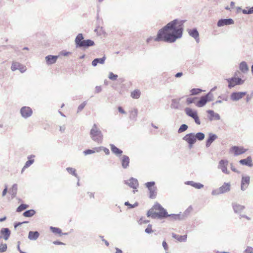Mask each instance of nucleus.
<instances>
[{"label": "nucleus", "instance_id": "1", "mask_svg": "<svg viewBox=\"0 0 253 253\" xmlns=\"http://www.w3.org/2000/svg\"><path fill=\"white\" fill-rule=\"evenodd\" d=\"M184 20L175 19L168 23L165 26L159 30L157 37L154 38L155 42H165L173 43L182 36L184 30Z\"/></svg>", "mask_w": 253, "mask_h": 253}, {"label": "nucleus", "instance_id": "2", "mask_svg": "<svg viewBox=\"0 0 253 253\" xmlns=\"http://www.w3.org/2000/svg\"><path fill=\"white\" fill-rule=\"evenodd\" d=\"M148 217L153 219H165L169 217L172 220H180L183 219L184 215L180 214H168L167 210L165 209L159 203L156 202L147 213Z\"/></svg>", "mask_w": 253, "mask_h": 253}, {"label": "nucleus", "instance_id": "3", "mask_svg": "<svg viewBox=\"0 0 253 253\" xmlns=\"http://www.w3.org/2000/svg\"><path fill=\"white\" fill-rule=\"evenodd\" d=\"M75 42L76 48H83L84 49L88 48L90 46H93L95 43L93 41L87 39L84 40L83 34H78L76 36Z\"/></svg>", "mask_w": 253, "mask_h": 253}, {"label": "nucleus", "instance_id": "4", "mask_svg": "<svg viewBox=\"0 0 253 253\" xmlns=\"http://www.w3.org/2000/svg\"><path fill=\"white\" fill-rule=\"evenodd\" d=\"M89 135L91 139L97 142L98 144H101L102 142L103 135L97 127V125L94 124L90 130Z\"/></svg>", "mask_w": 253, "mask_h": 253}, {"label": "nucleus", "instance_id": "5", "mask_svg": "<svg viewBox=\"0 0 253 253\" xmlns=\"http://www.w3.org/2000/svg\"><path fill=\"white\" fill-rule=\"evenodd\" d=\"M213 100V94L211 91H210L206 95L201 96L199 100L196 103V105L198 107H202L204 106L207 102L211 101Z\"/></svg>", "mask_w": 253, "mask_h": 253}, {"label": "nucleus", "instance_id": "6", "mask_svg": "<svg viewBox=\"0 0 253 253\" xmlns=\"http://www.w3.org/2000/svg\"><path fill=\"white\" fill-rule=\"evenodd\" d=\"M230 190V183L225 182L223 185L219 188L214 189L211 192V194L213 196H216L219 194L225 193Z\"/></svg>", "mask_w": 253, "mask_h": 253}, {"label": "nucleus", "instance_id": "7", "mask_svg": "<svg viewBox=\"0 0 253 253\" xmlns=\"http://www.w3.org/2000/svg\"><path fill=\"white\" fill-rule=\"evenodd\" d=\"M155 185L154 181L148 182L145 183V186L149 191V198L151 199L156 198L157 194V188Z\"/></svg>", "mask_w": 253, "mask_h": 253}, {"label": "nucleus", "instance_id": "8", "mask_svg": "<svg viewBox=\"0 0 253 253\" xmlns=\"http://www.w3.org/2000/svg\"><path fill=\"white\" fill-rule=\"evenodd\" d=\"M236 73L235 76L231 78L226 79L228 83V87L231 88L236 85H241L244 83L245 81L239 77H236Z\"/></svg>", "mask_w": 253, "mask_h": 253}, {"label": "nucleus", "instance_id": "9", "mask_svg": "<svg viewBox=\"0 0 253 253\" xmlns=\"http://www.w3.org/2000/svg\"><path fill=\"white\" fill-rule=\"evenodd\" d=\"M195 137V133H190L187 134L182 138V139L188 144V148L189 149H191L196 142Z\"/></svg>", "mask_w": 253, "mask_h": 253}, {"label": "nucleus", "instance_id": "10", "mask_svg": "<svg viewBox=\"0 0 253 253\" xmlns=\"http://www.w3.org/2000/svg\"><path fill=\"white\" fill-rule=\"evenodd\" d=\"M228 163L229 162L227 160L222 159L219 161L217 168L218 169H221L223 173L229 174L230 173V171L227 169Z\"/></svg>", "mask_w": 253, "mask_h": 253}, {"label": "nucleus", "instance_id": "11", "mask_svg": "<svg viewBox=\"0 0 253 253\" xmlns=\"http://www.w3.org/2000/svg\"><path fill=\"white\" fill-rule=\"evenodd\" d=\"M20 113L22 118L27 119L32 115L33 110L30 107L23 106L20 109Z\"/></svg>", "mask_w": 253, "mask_h": 253}, {"label": "nucleus", "instance_id": "12", "mask_svg": "<svg viewBox=\"0 0 253 253\" xmlns=\"http://www.w3.org/2000/svg\"><path fill=\"white\" fill-rule=\"evenodd\" d=\"M250 183V177L249 176H242L241 183V189L244 191Z\"/></svg>", "mask_w": 253, "mask_h": 253}, {"label": "nucleus", "instance_id": "13", "mask_svg": "<svg viewBox=\"0 0 253 253\" xmlns=\"http://www.w3.org/2000/svg\"><path fill=\"white\" fill-rule=\"evenodd\" d=\"M230 152L233 153L234 154V155L238 156L245 153L246 152L247 150L246 149H244L242 147L234 146L230 148Z\"/></svg>", "mask_w": 253, "mask_h": 253}, {"label": "nucleus", "instance_id": "14", "mask_svg": "<svg viewBox=\"0 0 253 253\" xmlns=\"http://www.w3.org/2000/svg\"><path fill=\"white\" fill-rule=\"evenodd\" d=\"M234 23V20L232 18L220 19L218 21L217 26L218 27H220L224 26L232 25Z\"/></svg>", "mask_w": 253, "mask_h": 253}, {"label": "nucleus", "instance_id": "15", "mask_svg": "<svg viewBox=\"0 0 253 253\" xmlns=\"http://www.w3.org/2000/svg\"><path fill=\"white\" fill-rule=\"evenodd\" d=\"M247 92H233L230 95L231 99L234 101H237L242 98L246 94Z\"/></svg>", "mask_w": 253, "mask_h": 253}, {"label": "nucleus", "instance_id": "16", "mask_svg": "<svg viewBox=\"0 0 253 253\" xmlns=\"http://www.w3.org/2000/svg\"><path fill=\"white\" fill-rule=\"evenodd\" d=\"M0 237L7 241L11 234V231L8 228H2L0 230Z\"/></svg>", "mask_w": 253, "mask_h": 253}, {"label": "nucleus", "instance_id": "17", "mask_svg": "<svg viewBox=\"0 0 253 253\" xmlns=\"http://www.w3.org/2000/svg\"><path fill=\"white\" fill-rule=\"evenodd\" d=\"M207 113L209 114L208 119L210 121L213 120H220V116L219 114L215 113L212 110H208L207 111Z\"/></svg>", "mask_w": 253, "mask_h": 253}, {"label": "nucleus", "instance_id": "18", "mask_svg": "<svg viewBox=\"0 0 253 253\" xmlns=\"http://www.w3.org/2000/svg\"><path fill=\"white\" fill-rule=\"evenodd\" d=\"M188 32L189 35L193 38L197 43L200 42L199 34L196 28H193L192 29H188Z\"/></svg>", "mask_w": 253, "mask_h": 253}, {"label": "nucleus", "instance_id": "19", "mask_svg": "<svg viewBox=\"0 0 253 253\" xmlns=\"http://www.w3.org/2000/svg\"><path fill=\"white\" fill-rule=\"evenodd\" d=\"M217 138V136L215 134L210 133L209 137L206 142V146L207 148L209 147L211 143Z\"/></svg>", "mask_w": 253, "mask_h": 253}, {"label": "nucleus", "instance_id": "20", "mask_svg": "<svg viewBox=\"0 0 253 253\" xmlns=\"http://www.w3.org/2000/svg\"><path fill=\"white\" fill-rule=\"evenodd\" d=\"M121 165L123 169H126L129 167L130 160L128 156L123 155L121 159Z\"/></svg>", "mask_w": 253, "mask_h": 253}, {"label": "nucleus", "instance_id": "21", "mask_svg": "<svg viewBox=\"0 0 253 253\" xmlns=\"http://www.w3.org/2000/svg\"><path fill=\"white\" fill-rule=\"evenodd\" d=\"M126 184H127L129 187L133 189H136L138 186V181L137 179L131 177L129 179V182L125 181Z\"/></svg>", "mask_w": 253, "mask_h": 253}, {"label": "nucleus", "instance_id": "22", "mask_svg": "<svg viewBox=\"0 0 253 253\" xmlns=\"http://www.w3.org/2000/svg\"><path fill=\"white\" fill-rule=\"evenodd\" d=\"M232 206L234 212L237 214L241 213L245 208V206L236 203H232Z\"/></svg>", "mask_w": 253, "mask_h": 253}, {"label": "nucleus", "instance_id": "23", "mask_svg": "<svg viewBox=\"0 0 253 253\" xmlns=\"http://www.w3.org/2000/svg\"><path fill=\"white\" fill-rule=\"evenodd\" d=\"M58 56L49 55L45 57V59L47 65H52L56 63Z\"/></svg>", "mask_w": 253, "mask_h": 253}, {"label": "nucleus", "instance_id": "24", "mask_svg": "<svg viewBox=\"0 0 253 253\" xmlns=\"http://www.w3.org/2000/svg\"><path fill=\"white\" fill-rule=\"evenodd\" d=\"M240 164L248 166L249 167H252L253 164L252 163V160L251 156L248 157L246 159H241L239 161Z\"/></svg>", "mask_w": 253, "mask_h": 253}, {"label": "nucleus", "instance_id": "25", "mask_svg": "<svg viewBox=\"0 0 253 253\" xmlns=\"http://www.w3.org/2000/svg\"><path fill=\"white\" fill-rule=\"evenodd\" d=\"M110 149L113 154H114L117 157L121 156L123 153V151L113 144H110Z\"/></svg>", "mask_w": 253, "mask_h": 253}, {"label": "nucleus", "instance_id": "26", "mask_svg": "<svg viewBox=\"0 0 253 253\" xmlns=\"http://www.w3.org/2000/svg\"><path fill=\"white\" fill-rule=\"evenodd\" d=\"M106 58L105 56H103L101 58H96L93 60L91 64L93 66L95 67L97 65L98 63L103 64L105 62Z\"/></svg>", "mask_w": 253, "mask_h": 253}, {"label": "nucleus", "instance_id": "27", "mask_svg": "<svg viewBox=\"0 0 253 253\" xmlns=\"http://www.w3.org/2000/svg\"><path fill=\"white\" fill-rule=\"evenodd\" d=\"M186 185H190L194 188L200 189L204 187V185L200 183L195 182L193 181H187L185 182Z\"/></svg>", "mask_w": 253, "mask_h": 253}, {"label": "nucleus", "instance_id": "28", "mask_svg": "<svg viewBox=\"0 0 253 253\" xmlns=\"http://www.w3.org/2000/svg\"><path fill=\"white\" fill-rule=\"evenodd\" d=\"M239 69L243 73H246L249 70V66L245 61H242L239 64Z\"/></svg>", "mask_w": 253, "mask_h": 253}, {"label": "nucleus", "instance_id": "29", "mask_svg": "<svg viewBox=\"0 0 253 253\" xmlns=\"http://www.w3.org/2000/svg\"><path fill=\"white\" fill-rule=\"evenodd\" d=\"M185 112L188 116L192 118H194L195 116L198 115L196 111L188 107H187L185 109Z\"/></svg>", "mask_w": 253, "mask_h": 253}, {"label": "nucleus", "instance_id": "30", "mask_svg": "<svg viewBox=\"0 0 253 253\" xmlns=\"http://www.w3.org/2000/svg\"><path fill=\"white\" fill-rule=\"evenodd\" d=\"M34 155H30L28 157V160L26 162L24 166L23 167L22 169V172H23L24 169H27L28 167H29L31 165H32L34 162V159H31V158H34Z\"/></svg>", "mask_w": 253, "mask_h": 253}, {"label": "nucleus", "instance_id": "31", "mask_svg": "<svg viewBox=\"0 0 253 253\" xmlns=\"http://www.w3.org/2000/svg\"><path fill=\"white\" fill-rule=\"evenodd\" d=\"M172 237L175 239H176L179 242H185L187 239V235H177L174 233H172Z\"/></svg>", "mask_w": 253, "mask_h": 253}, {"label": "nucleus", "instance_id": "32", "mask_svg": "<svg viewBox=\"0 0 253 253\" xmlns=\"http://www.w3.org/2000/svg\"><path fill=\"white\" fill-rule=\"evenodd\" d=\"M40 234L38 231H30L28 238L31 240H36L39 237Z\"/></svg>", "mask_w": 253, "mask_h": 253}, {"label": "nucleus", "instance_id": "33", "mask_svg": "<svg viewBox=\"0 0 253 253\" xmlns=\"http://www.w3.org/2000/svg\"><path fill=\"white\" fill-rule=\"evenodd\" d=\"M17 191V185L14 184L11 189H10L9 192L11 195L12 198H14L16 197Z\"/></svg>", "mask_w": 253, "mask_h": 253}, {"label": "nucleus", "instance_id": "34", "mask_svg": "<svg viewBox=\"0 0 253 253\" xmlns=\"http://www.w3.org/2000/svg\"><path fill=\"white\" fill-rule=\"evenodd\" d=\"M50 230L54 234H59L60 236L62 235H66L67 234V233H62V230L61 229L58 228V227H54L52 226L50 227Z\"/></svg>", "mask_w": 253, "mask_h": 253}, {"label": "nucleus", "instance_id": "35", "mask_svg": "<svg viewBox=\"0 0 253 253\" xmlns=\"http://www.w3.org/2000/svg\"><path fill=\"white\" fill-rule=\"evenodd\" d=\"M35 213V211L31 209L24 211L23 213V215L25 217H30L33 216Z\"/></svg>", "mask_w": 253, "mask_h": 253}, {"label": "nucleus", "instance_id": "36", "mask_svg": "<svg viewBox=\"0 0 253 253\" xmlns=\"http://www.w3.org/2000/svg\"><path fill=\"white\" fill-rule=\"evenodd\" d=\"M66 170L70 174L75 176L78 180H80L79 177L76 173V170L74 168L69 167L66 169Z\"/></svg>", "mask_w": 253, "mask_h": 253}, {"label": "nucleus", "instance_id": "37", "mask_svg": "<svg viewBox=\"0 0 253 253\" xmlns=\"http://www.w3.org/2000/svg\"><path fill=\"white\" fill-rule=\"evenodd\" d=\"M140 96V91L138 89H135L131 93V97L134 99H138Z\"/></svg>", "mask_w": 253, "mask_h": 253}, {"label": "nucleus", "instance_id": "38", "mask_svg": "<svg viewBox=\"0 0 253 253\" xmlns=\"http://www.w3.org/2000/svg\"><path fill=\"white\" fill-rule=\"evenodd\" d=\"M179 106V101L177 100L173 99L172 100L170 107L173 109H178Z\"/></svg>", "mask_w": 253, "mask_h": 253}, {"label": "nucleus", "instance_id": "39", "mask_svg": "<svg viewBox=\"0 0 253 253\" xmlns=\"http://www.w3.org/2000/svg\"><path fill=\"white\" fill-rule=\"evenodd\" d=\"M195 137L196 140L197 139L199 141H202L205 138V135L204 133L199 132L195 134Z\"/></svg>", "mask_w": 253, "mask_h": 253}, {"label": "nucleus", "instance_id": "40", "mask_svg": "<svg viewBox=\"0 0 253 253\" xmlns=\"http://www.w3.org/2000/svg\"><path fill=\"white\" fill-rule=\"evenodd\" d=\"M29 205L22 204L18 207V208L16 209V211L18 212H21L22 211L27 209Z\"/></svg>", "mask_w": 253, "mask_h": 253}, {"label": "nucleus", "instance_id": "41", "mask_svg": "<svg viewBox=\"0 0 253 253\" xmlns=\"http://www.w3.org/2000/svg\"><path fill=\"white\" fill-rule=\"evenodd\" d=\"M20 63L16 62H13L11 65V69L12 71H15L16 70H18L19 67H20Z\"/></svg>", "mask_w": 253, "mask_h": 253}, {"label": "nucleus", "instance_id": "42", "mask_svg": "<svg viewBox=\"0 0 253 253\" xmlns=\"http://www.w3.org/2000/svg\"><path fill=\"white\" fill-rule=\"evenodd\" d=\"M188 128V126L186 124H182L179 127V128H178V133H181L183 132H184L185 131H186Z\"/></svg>", "mask_w": 253, "mask_h": 253}, {"label": "nucleus", "instance_id": "43", "mask_svg": "<svg viewBox=\"0 0 253 253\" xmlns=\"http://www.w3.org/2000/svg\"><path fill=\"white\" fill-rule=\"evenodd\" d=\"M202 89L200 88H193L191 89L190 92L191 95H195L199 94L202 91Z\"/></svg>", "mask_w": 253, "mask_h": 253}, {"label": "nucleus", "instance_id": "44", "mask_svg": "<svg viewBox=\"0 0 253 253\" xmlns=\"http://www.w3.org/2000/svg\"><path fill=\"white\" fill-rule=\"evenodd\" d=\"M7 246L5 243H1L0 245V253H4L6 251Z\"/></svg>", "mask_w": 253, "mask_h": 253}, {"label": "nucleus", "instance_id": "45", "mask_svg": "<svg viewBox=\"0 0 253 253\" xmlns=\"http://www.w3.org/2000/svg\"><path fill=\"white\" fill-rule=\"evenodd\" d=\"M242 13L244 14H251L253 13V8L249 7L248 10L244 9L242 10Z\"/></svg>", "mask_w": 253, "mask_h": 253}, {"label": "nucleus", "instance_id": "46", "mask_svg": "<svg viewBox=\"0 0 253 253\" xmlns=\"http://www.w3.org/2000/svg\"><path fill=\"white\" fill-rule=\"evenodd\" d=\"M125 206H128V208L129 209H132L133 208H135L137 206H138V203L137 202H135L134 204L132 205V204H130L128 201L127 202H126L125 203Z\"/></svg>", "mask_w": 253, "mask_h": 253}, {"label": "nucleus", "instance_id": "47", "mask_svg": "<svg viewBox=\"0 0 253 253\" xmlns=\"http://www.w3.org/2000/svg\"><path fill=\"white\" fill-rule=\"evenodd\" d=\"M108 78L111 80L115 81L117 79L118 75L114 74L112 72H110L108 76Z\"/></svg>", "mask_w": 253, "mask_h": 253}, {"label": "nucleus", "instance_id": "48", "mask_svg": "<svg viewBox=\"0 0 253 253\" xmlns=\"http://www.w3.org/2000/svg\"><path fill=\"white\" fill-rule=\"evenodd\" d=\"M137 116V110L135 109L134 111L131 112V115L130 116V119L134 120H136Z\"/></svg>", "mask_w": 253, "mask_h": 253}, {"label": "nucleus", "instance_id": "49", "mask_svg": "<svg viewBox=\"0 0 253 253\" xmlns=\"http://www.w3.org/2000/svg\"><path fill=\"white\" fill-rule=\"evenodd\" d=\"M86 104V102L85 101H84L82 103H81L78 108L77 113H79L81 112L85 107V106Z\"/></svg>", "mask_w": 253, "mask_h": 253}, {"label": "nucleus", "instance_id": "50", "mask_svg": "<svg viewBox=\"0 0 253 253\" xmlns=\"http://www.w3.org/2000/svg\"><path fill=\"white\" fill-rule=\"evenodd\" d=\"M197 99V97H195L193 98L188 97L186 99V103L188 105L194 102V101Z\"/></svg>", "mask_w": 253, "mask_h": 253}, {"label": "nucleus", "instance_id": "51", "mask_svg": "<svg viewBox=\"0 0 253 253\" xmlns=\"http://www.w3.org/2000/svg\"><path fill=\"white\" fill-rule=\"evenodd\" d=\"M95 152V151L94 150L91 149H86L84 151V154L85 155H87L89 154H93Z\"/></svg>", "mask_w": 253, "mask_h": 253}, {"label": "nucleus", "instance_id": "52", "mask_svg": "<svg viewBox=\"0 0 253 253\" xmlns=\"http://www.w3.org/2000/svg\"><path fill=\"white\" fill-rule=\"evenodd\" d=\"M145 232L148 234L151 233L153 232L151 224H149L148 225L147 227L145 230Z\"/></svg>", "mask_w": 253, "mask_h": 253}, {"label": "nucleus", "instance_id": "53", "mask_svg": "<svg viewBox=\"0 0 253 253\" xmlns=\"http://www.w3.org/2000/svg\"><path fill=\"white\" fill-rule=\"evenodd\" d=\"M245 253H253V248L252 247L248 246L245 250Z\"/></svg>", "mask_w": 253, "mask_h": 253}, {"label": "nucleus", "instance_id": "54", "mask_svg": "<svg viewBox=\"0 0 253 253\" xmlns=\"http://www.w3.org/2000/svg\"><path fill=\"white\" fill-rule=\"evenodd\" d=\"M26 69H26V66H25L22 64H20V67H19L18 70L20 71V72L21 73H23L26 71Z\"/></svg>", "mask_w": 253, "mask_h": 253}, {"label": "nucleus", "instance_id": "55", "mask_svg": "<svg viewBox=\"0 0 253 253\" xmlns=\"http://www.w3.org/2000/svg\"><path fill=\"white\" fill-rule=\"evenodd\" d=\"M230 168H231V170L235 172H236L237 173H240V171L238 170L234 166L233 164L232 163H231L230 164Z\"/></svg>", "mask_w": 253, "mask_h": 253}, {"label": "nucleus", "instance_id": "56", "mask_svg": "<svg viewBox=\"0 0 253 253\" xmlns=\"http://www.w3.org/2000/svg\"><path fill=\"white\" fill-rule=\"evenodd\" d=\"M193 119L194 120V121L196 124H197V125L201 124V122L199 120L198 115H197L196 116H195L194 118H193Z\"/></svg>", "mask_w": 253, "mask_h": 253}, {"label": "nucleus", "instance_id": "57", "mask_svg": "<svg viewBox=\"0 0 253 253\" xmlns=\"http://www.w3.org/2000/svg\"><path fill=\"white\" fill-rule=\"evenodd\" d=\"M28 221H23V222H16L14 223V228H16L18 226L22 225V224H24V223H28Z\"/></svg>", "mask_w": 253, "mask_h": 253}, {"label": "nucleus", "instance_id": "58", "mask_svg": "<svg viewBox=\"0 0 253 253\" xmlns=\"http://www.w3.org/2000/svg\"><path fill=\"white\" fill-rule=\"evenodd\" d=\"M162 246L165 251L168 250V249H169L168 245L166 241H165V240L163 241V242L162 243Z\"/></svg>", "mask_w": 253, "mask_h": 253}, {"label": "nucleus", "instance_id": "59", "mask_svg": "<svg viewBox=\"0 0 253 253\" xmlns=\"http://www.w3.org/2000/svg\"><path fill=\"white\" fill-rule=\"evenodd\" d=\"M7 189H8L7 185H5L4 189L3 190L2 192V197L5 196V195L6 194V193L7 192Z\"/></svg>", "mask_w": 253, "mask_h": 253}, {"label": "nucleus", "instance_id": "60", "mask_svg": "<svg viewBox=\"0 0 253 253\" xmlns=\"http://www.w3.org/2000/svg\"><path fill=\"white\" fill-rule=\"evenodd\" d=\"M218 98H220V99H222V100H224V101H227L228 100V97L226 95H219L218 97Z\"/></svg>", "mask_w": 253, "mask_h": 253}, {"label": "nucleus", "instance_id": "61", "mask_svg": "<svg viewBox=\"0 0 253 253\" xmlns=\"http://www.w3.org/2000/svg\"><path fill=\"white\" fill-rule=\"evenodd\" d=\"M102 90V88L101 87V86H96L95 87V93H98L99 92H100Z\"/></svg>", "mask_w": 253, "mask_h": 253}, {"label": "nucleus", "instance_id": "62", "mask_svg": "<svg viewBox=\"0 0 253 253\" xmlns=\"http://www.w3.org/2000/svg\"><path fill=\"white\" fill-rule=\"evenodd\" d=\"M118 109L120 113L123 114H126V111L123 109V108L122 107H121V106L118 107Z\"/></svg>", "mask_w": 253, "mask_h": 253}, {"label": "nucleus", "instance_id": "63", "mask_svg": "<svg viewBox=\"0 0 253 253\" xmlns=\"http://www.w3.org/2000/svg\"><path fill=\"white\" fill-rule=\"evenodd\" d=\"M192 208L191 207H189L185 211V212H184V214L185 215H187L192 210Z\"/></svg>", "mask_w": 253, "mask_h": 253}, {"label": "nucleus", "instance_id": "64", "mask_svg": "<svg viewBox=\"0 0 253 253\" xmlns=\"http://www.w3.org/2000/svg\"><path fill=\"white\" fill-rule=\"evenodd\" d=\"M102 150H103L105 154L109 155L110 154L109 150L108 148L103 147Z\"/></svg>", "mask_w": 253, "mask_h": 253}]
</instances>
